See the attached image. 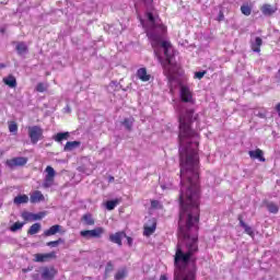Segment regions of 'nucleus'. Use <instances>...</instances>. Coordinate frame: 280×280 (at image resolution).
<instances>
[{"label":"nucleus","mask_w":280,"mask_h":280,"mask_svg":"<svg viewBox=\"0 0 280 280\" xmlns=\"http://www.w3.org/2000/svg\"><path fill=\"white\" fill-rule=\"evenodd\" d=\"M137 78L138 80H141V82H150L152 75L148 73V69L140 68L137 70Z\"/></svg>","instance_id":"obj_11"},{"label":"nucleus","mask_w":280,"mask_h":280,"mask_svg":"<svg viewBox=\"0 0 280 280\" xmlns=\"http://www.w3.org/2000/svg\"><path fill=\"white\" fill-rule=\"evenodd\" d=\"M103 233H105L104 228L98 226L92 230V237L100 240L102 237Z\"/></svg>","instance_id":"obj_25"},{"label":"nucleus","mask_w":280,"mask_h":280,"mask_svg":"<svg viewBox=\"0 0 280 280\" xmlns=\"http://www.w3.org/2000/svg\"><path fill=\"white\" fill-rule=\"evenodd\" d=\"M15 49L20 56L27 54V45L24 42H19L15 46Z\"/></svg>","instance_id":"obj_22"},{"label":"nucleus","mask_w":280,"mask_h":280,"mask_svg":"<svg viewBox=\"0 0 280 280\" xmlns=\"http://www.w3.org/2000/svg\"><path fill=\"white\" fill-rule=\"evenodd\" d=\"M266 207L269 213H279V206H277V203L270 201L266 203Z\"/></svg>","instance_id":"obj_26"},{"label":"nucleus","mask_w":280,"mask_h":280,"mask_svg":"<svg viewBox=\"0 0 280 280\" xmlns=\"http://www.w3.org/2000/svg\"><path fill=\"white\" fill-rule=\"evenodd\" d=\"M114 182H115V177L109 176V177H108V183H114Z\"/></svg>","instance_id":"obj_47"},{"label":"nucleus","mask_w":280,"mask_h":280,"mask_svg":"<svg viewBox=\"0 0 280 280\" xmlns=\"http://www.w3.org/2000/svg\"><path fill=\"white\" fill-rule=\"evenodd\" d=\"M27 159L26 156H16L12 158L5 161L7 167H10V170H14L15 167H25L27 165Z\"/></svg>","instance_id":"obj_3"},{"label":"nucleus","mask_w":280,"mask_h":280,"mask_svg":"<svg viewBox=\"0 0 280 280\" xmlns=\"http://www.w3.org/2000/svg\"><path fill=\"white\" fill-rule=\"evenodd\" d=\"M0 176H1V171H0Z\"/></svg>","instance_id":"obj_51"},{"label":"nucleus","mask_w":280,"mask_h":280,"mask_svg":"<svg viewBox=\"0 0 280 280\" xmlns=\"http://www.w3.org/2000/svg\"><path fill=\"white\" fill-rule=\"evenodd\" d=\"M58 233H60L61 235H65V233H67V231H65L62 229V225L55 224V225H51L48 230L44 231V236L45 237H51V235H56Z\"/></svg>","instance_id":"obj_9"},{"label":"nucleus","mask_w":280,"mask_h":280,"mask_svg":"<svg viewBox=\"0 0 280 280\" xmlns=\"http://www.w3.org/2000/svg\"><path fill=\"white\" fill-rule=\"evenodd\" d=\"M124 237H126L127 243H128V246H132V237H130V236H128V235H126V236H124Z\"/></svg>","instance_id":"obj_44"},{"label":"nucleus","mask_w":280,"mask_h":280,"mask_svg":"<svg viewBox=\"0 0 280 280\" xmlns=\"http://www.w3.org/2000/svg\"><path fill=\"white\" fill-rule=\"evenodd\" d=\"M82 142L80 141H68L66 145L63 147L65 152H71L72 150H75V148H80Z\"/></svg>","instance_id":"obj_18"},{"label":"nucleus","mask_w":280,"mask_h":280,"mask_svg":"<svg viewBox=\"0 0 280 280\" xmlns=\"http://www.w3.org/2000/svg\"><path fill=\"white\" fill-rule=\"evenodd\" d=\"M23 272H27V269H23Z\"/></svg>","instance_id":"obj_49"},{"label":"nucleus","mask_w":280,"mask_h":280,"mask_svg":"<svg viewBox=\"0 0 280 280\" xmlns=\"http://www.w3.org/2000/svg\"><path fill=\"white\" fill-rule=\"evenodd\" d=\"M59 244H65L63 238H58L57 241H50L48 243H46V246H50V248H56L58 247Z\"/></svg>","instance_id":"obj_31"},{"label":"nucleus","mask_w":280,"mask_h":280,"mask_svg":"<svg viewBox=\"0 0 280 280\" xmlns=\"http://www.w3.org/2000/svg\"><path fill=\"white\" fill-rule=\"evenodd\" d=\"M81 237H84L85 240L93 238L92 236V230H83L80 232Z\"/></svg>","instance_id":"obj_34"},{"label":"nucleus","mask_w":280,"mask_h":280,"mask_svg":"<svg viewBox=\"0 0 280 280\" xmlns=\"http://www.w3.org/2000/svg\"><path fill=\"white\" fill-rule=\"evenodd\" d=\"M248 155L250 156V159H258L260 163H266V158H264V151L261 149L249 151Z\"/></svg>","instance_id":"obj_15"},{"label":"nucleus","mask_w":280,"mask_h":280,"mask_svg":"<svg viewBox=\"0 0 280 280\" xmlns=\"http://www.w3.org/2000/svg\"><path fill=\"white\" fill-rule=\"evenodd\" d=\"M28 137L33 145H36L43 139V128L39 126L28 127Z\"/></svg>","instance_id":"obj_4"},{"label":"nucleus","mask_w":280,"mask_h":280,"mask_svg":"<svg viewBox=\"0 0 280 280\" xmlns=\"http://www.w3.org/2000/svg\"><path fill=\"white\" fill-rule=\"evenodd\" d=\"M207 73V71H198L195 73V78H197V80H202L205 78V74Z\"/></svg>","instance_id":"obj_40"},{"label":"nucleus","mask_w":280,"mask_h":280,"mask_svg":"<svg viewBox=\"0 0 280 280\" xmlns=\"http://www.w3.org/2000/svg\"><path fill=\"white\" fill-rule=\"evenodd\" d=\"M56 275H58V269L54 266L44 267L42 270V279L44 280H54L56 279Z\"/></svg>","instance_id":"obj_8"},{"label":"nucleus","mask_w":280,"mask_h":280,"mask_svg":"<svg viewBox=\"0 0 280 280\" xmlns=\"http://www.w3.org/2000/svg\"><path fill=\"white\" fill-rule=\"evenodd\" d=\"M81 222L85 224V226H94L95 225V219H93V214L85 213L81 218Z\"/></svg>","instance_id":"obj_17"},{"label":"nucleus","mask_w":280,"mask_h":280,"mask_svg":"<svg viewBox=\"0 0 280 280\" xmlns=\"http://www.w3.org/2000/svg\"><path fill=\"white\" fill-rule=\"evenodd\" d=\"M45 172L46 176L44 179L43 187H45V189H48V187H51L54 185V180L56 178V170H54V167L51 166H47Z\"/></svg>","instance_id":"obj_6"},{"label":"nucleus","mask_w":280,"mask_h":280,"mask_svg":"<svg viewBox=\"0 0 280 280\" xmlns=\"http://www.w3.org/2000/svg\"><path fill=\"white\" fill-rule=\"evenodd\" d=\"M159 280H167V276L166 275H161Z\"/></svg>","instance_id":"obj_46"},{"label":"nucleus","mask_w":280,"mask_h":280,"mask_svg":"<svg viewBox=\"0 0 280 280\" xmlns=\"http://www.w3.org/2000/svg\"><path fill=\"white\" fill-rule=\"evenodd\" d=\"M241 12L244 16H250V14H253V9L248 4H243L241 7Z\"/></svg>","instance_id":"obj_29"},{"label":"nucleus","mask_w":280,"mask_h":280,"mask_svg":"<svg viewBox=\"0 0 280 280\" xmlns=\"http://www.w3.org/2000/svg\"><path fill=\"white\" fill-rule=\"evenodd\" d=\"M9 126V132H11L12 135H16V132H19V125L16 124V121H9L8 122Z\"/></svg>","instance_id":"obj_27"},{"label":"nucleus","mask_w":280,"mask_h":280,"mask_svg":"<svg viewBox=\"0 0 280 280\" xmlns=\"http://www.w3.org/2000/svg\"><path fill=\"white\" fill-rule=\"evenodd\" d=\"M1 32H2V34H3V32H5L4 30H1Z\"/></svg>","instance_id":"obj_50"},{"label":"nucleus","mask_w":280,"mask_h":280,"mask_svg":"<svg viewBox=\"0 0 280 280\" xmlns=\"http://www.w3.org/2000/svg\"><path fill=\"white\" fill-rule=\"evenodd\" d=\"M51 259H56V252L35 254L33 261H35V264H45L47 261H51Z\"/></svg>","instance_id":"obj_7"},{"label":"nucleus","mask_w":280,"mask_h":280,"mask_svg":"<svg viewBox=\"0 0 280 280\" xmlns=\"http://www.w3.org/2000/svg\"><path fill=\"white\" fill-rule=\"evenodd\" d=\"M154 231H156V221H153L151 226H144L143 235L150 237V235H153Z\"/></svg>","instance_id":"obj_20"},{"label":"nucleus","mask_w":280,"mask_h":280,"mask_svg":"<svg viewBox=\"0 0 280 280\" xmlns=\"http://www.w3.org/2000/svg\"><path fill=\"white\" fill-rule=\"evenodd\" d=\"M179 139V221L178 237L184 240L186 252L177 244L174 255V280H196V271L187 269L191 257L198 253V231H200V155L198 140L185 145V139H200V136H178Z\"/></svg>","instance_id":"obj_1"},{"label":"nucleus","mask_w":280,"mask_h":280,"mask_svg":"<svg viewBox=\"0 0 280 280\" xmlns=\"http://www.w3.org/2000/svg\"><path fill=\"white\" fill-rule=\"evenodd\" d=\"M124 237H126V232H116L115 234L109 235V242L121 246V240H124Z\"/></svg>","instance_id":"obj_13"},{"label":"nucleus","mask_w":280,"mask_h":280,"mask_svg":"<svg viewBox=\"0 0 280 280\" xmlns=\"http://www.w3.org/2000/svg\"><path fill=\"white\" fill-rule=\"evenodd\" d=\"M126 275H127L126 269L118 270V271L116 272V275H115V279H116V280L126 279Z\"/></svg>","instance_id":"obj_35"},{"label":"nucleus","mask_w":280,"mask_h":280,"mask_svg":"<svg viewBox=\"0 0 280 280\" xmlns=\"http://www.w3.org/2000/svg\"><path fill=\"white\" fill-rule=\"evenodd\" d=\"M115 269V267L113 266V262L112 261H108L107 262V266L105 268V272L108 273V272H113V270Z\"/></svg>","instance_id":"obj_39"},{"label":"nucleus","mask_w":280,"mask_h":280,"mask_svg":"<svg viewBox=\"0 0 280 280\" xmlns=\"http://www.w3.org/2000/svg\"><path fill=\"white\" fill-rule=\"evenodd\" d=\"M22 218L24 219V221H26V222H32V221H34V213H32V212H28V211H24V212H22Z\"/></svg>","instance_id":"obj_32"},{"label":"nucleus","mask_w":280,"mask_h":280,"mask_svg":"<svg viewBox=\"0 0 280 280\" xmlns=\"http://www.w3.org/2000/svg\"><path fill=\"white\" fill-rule=\"evenodd\" d=\"M35 91H37V93H45V91H47V84L43 82L37 83Z\"/></svg>","instance_id":"obj_33"},{"label":"nucleus","mask_w":280,"mask_h":280,"mask_svg":"<svg viewBox=\"0 0 280 280\" xmlns=\"http://www.w3.org/2000/svg\"><path fill=\"white\" fill-rule=\"evenodd\" d=\"M3 82L7 84V86H10L11 89H15L16 86V78H14V75L12 74L4 78Z\"/></svg>","instance_id":"obj_21"},{"label":"nucleus","mask_w":280,"mask_h":280,"mask_svg":"<svg viewBox=\"0 0 280 280\" xmlns=\"http://www.w3.org/2000/svg\"><path fill=\"white\" fill-rule=\"evenodd\" d=\"M237 220L240 222V226H242V229H244L245 233L247 235H249V237H254L255 232L253 231V228H250V225H248V224H246V222H244V215L238 214Z\"/></svg>","instance_id":"obj_10"},{"label":"nucleus","mask_w":280,"mask_h":280,"mask_svg":"<svg viewBox=\"0 0 280 280\" xmlns=\"http://www.w3.org/2000/svg\"><path fill=\"white\" fill-rule=\"evenodd\" d=\"M218 21H219V23L224 21V12L223 11L219 12Z\"/></svg>","instance_id":"obj_43"},{"label":"nucleus","mask_w":280,"mask_h":280,"mask_svg":"<svg viewBox=\"0 0 280 280\" xmlns=\"http://www.w3.org/2000/svg\"><path fill=\"white\" fill-rule=\"evenodd\" d=\"M122 125L127 130H132V120L125 118L122 121Z\"/></svg>","instance_id":"obj_36"},{"label":"nucleus","mask_w":280,"mask_h":280,"mask_svg":"<svg viewBox=\"0 0 280 280\" xmlns=\"http://www.w3.org/2000/svg\"><path fill=\"white\" fill-rule=\"evenodd\" d=\"M180 100L184 104H192L194 93L187 85H182L179 91Z\"/></svg>","instance_id":"obj_5"},{"label":"nucleus","mask_w":280,"mask_h":280,"mask_svg":"<svg viewBox=\"0 0 280 280\" xmlns=\"http://www.w3.org/2000/svg\"><path fill=\"white\" fill-rule=\"evenodd\" d=\"M47 215V212L33 213V221L43 220Z\"/></svg>","instance_id":"obj_37"},{"label":"nucleus","mask_w":280,"mask_h":280,"mask_svg":"<svg viewBox=\"0 0 280 280\" xmlns=\"http://www.w3.org/2000/svg\"><path fill=\"white\" fill-rule=\"evenodd\" d=\"M40 232V223H34L28 230L27 235H36Z\"/></svg>","instance_id":"obj_24"},{"label":"nucleus","mask_w":280,"mask_h":280,"mask_svg":"<svg viewBox=\"0 0 280 280\" xmlns=\"http://www.w3.org/2000/svg\"><path fill=\"white\" fill-rule=\"evenodd\" d=\"M119 205V199L108 200L106 201V209L107 211H113L115 207Z\"/></svg>","instance_id":"obj_28"},{"label":"nucleus","mask_w":280,"mask_h":280,"mask_svg":"<svg viewBox=\"0 0 280 280\" xmlns=\"http://www.w3.org/2000/svg\"><path fill=\"white\" fill-rule=\"evenodd\" d=\"M159 207H161V202H159V200H151L152 209H159Z\"/></svg>","instance_id":"obj_41"},{"label":"nucleus","mask_w":280,"mask_h":280,"mask_svg":"<svg viewBox=\"0 0 280 280\" xmlns=\"http://www.w3.org/2000/svg\"><path fill=\"white\" fill-rule=\"evenodd\" d=\"M144 280H154V278H147V279H144Z\"/></svg>","instance_id":"obj_48"},{"label":"nucleus","mask_w":280,"mask_h":280,"mask_svg":"<svg viewBox=\"0 0 280 280\" xmlns=\"http://www.w3.org/2000/svg\"><path fill=\"white\" fill-rule=\"evenodd\" d=\"M30 200H31L32 205H36L38 202H43V201H45V195H43V192L40 190H35L31 195Z\"/></svg>","instance_id":"obj_14"},{"label":"nucleus","mask_w":280,"mask_h":280,"mask_svg":"<svg viewBox=\"0 0 280 280\" xmlns=\"http://www.w3.org/2000/svg\"><path fill=\"white\" fill-rule=\"evenodd\" d=\"M25 226V222H15L13 225H11L10 231L12 233H16V231H21Z\"/></svg>","instance_id":"obj_30"},{"label":"nucleus","mask_w":280,"mask_h":280,"mask_svg":"<svg viewBox=\"0 0 280 280\" xmlns=\"http://www.w3.org/2000/svg\"><path fill=\"white\" fill-rule=\"evenodd\" d=\"M261 45H264V39H261V37H256L255 42L250 45L252 51L259 54L261 51Z\"/></svg>","instance_id":"obj_16"},{"label":"nucleus","mask_w":280,"mask_h":280,"mask_svg":"<svg viewBox=\"0 0 280 280\" xmlns=\"http://www.w3.org/2000/svg\"><path fill=\"white\" fill-rule=\"evenodd\" d=\"M14 205H27L30 202V197L27 195H20L13 199Z\"/></svg>","instance_id":"obj_19"},{"label":"nucleus","mask_w":280,"mask_h":280,"mask_svg":"<svg viewBox=\"0 0 280 280\" xmlns=\"http://www.w3.org/2000/svg\"><path fill=\"white\" fill-rule=\"evenodd\" d=\"M69 139V131L66 132H58L55 137L54 140L57 141V143H60V141H66Z\"/></svg>","instance_id":"obj_23"},{"label":"nucleus","mask_w":280,"mask_h":280,"mask_svg":"<svg viewBox=\"0 0 280 280\" xmlns=\"http://www.w3.org/2000/svg\"><path fill=\"white\" fill-rule=\"evenodd\" d=\"M155 27H159V30H161L163 33L167 32V26H165V24H158Z\"/></svg>","instance_id":"obj_42"},{"label":"nucleus","mask_w":280,"mask_h":280,"mask_svg":"<svg viewBox=\"0 0 280 280\" xmlns=\"http://www.w3.org/2000/svg\"><path fill=\"white\" fill-rule=\"evenodd\" d=\"M260 12H262L264 16H272V14L277 12V7H272V4L265 3L260 7Z\"/></svg>","instance_id":"obj_12"},{"label":"nucleus","mask_w":280,"mask_h":280,"mask_svg":"<svg viewBox=\"0 0 280 280\" xmlns=\"http://www.w3.org/2000/svg\"><path fill=\"white\" fill-rule=\"evenodd\" d=\"M161 47L164 49L165 59H163V57H161V55L158 52H155V56L161 63L164 75H166L168 82H174V63H172V58H174V55L172 54V43L163 40L161 43Z\"/></svg>","instance_id":"obj_2"},{"label":"nucleus","mask_w":280,"mask_h":280,"mask_svg":"<svg viewBox=\"0 0 280 280\" xmlns=\"http://www.w3.org/2000/svg\"><path fill=\"white\" fill-rule=\"evenodd\" d=\"M144 4L152 5L154 3V0H142Z\"/></svg>","instance_id":"obj_45"},{"label":"nucleus","mask_w":280,"mask_h":280,"mask_svg":"<svg viewBox=\"0 0 280 280\" xmlns=\"http://www.w3.org/2000/svg\"><path fill=\"white\" fill-rule=\"evenodd\" d=\"M147 18H148V21H150V23H152L153 25L154 23H156V20L154 19V14H152V12H148Z\"/></svg>","instance_id":"obj_38"}]
</instances>
